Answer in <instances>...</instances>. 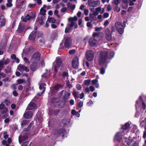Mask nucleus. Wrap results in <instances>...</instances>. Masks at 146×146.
<instances>
[{"instance_id": "nucleus-32", "label": "nucleus", "mask_w": 146, "mask_h": 146, "mask_svg": "<svg viewBox=\"0 0 146 146\" xmlns=\"http://www.w3.org/2000/svg\"><path fill=\"white\" fill-rule=\"evenodd\" d=\"M48 21L49 22H51L52 23H54L56 21L53 18H48Z\"/></svg>"}, {"instance_id": "nucleus-46", "label": "nucleus", "mask_w": 146, "mask_h": 146, "mask_svg": "<svg viewBox=\"0 0 146 146\" xmlns=\"http://www.w3.org/2000/svg\"><path fill=\"white\" fill-rule=\"evenodd\" d=\"M70 28V27H66L65 29V32L66 33L69 32L71 30Z\"/></svg>"}, {"instance_id": "nucleus-21", "label": "nucleus", "mask_w": 146, "mask_h": 146, "mask_svg": "<svg viewBox=\"0 0 146 146\" xmlns=\"http://www.w3.org/2000/svg\"><path fill=\"white\" fill-rule=\"evenodd\" d=\"M102 8L101 7H99L96 8L95 9L96 11H94L93 12V14L94 15H96L98 14V12H99L101 13V12L102 11Z\"/></svg>"}, {"instance_id": "nucleus-37", "label": "nucleus", "mask_w": 146, "mask_h": 146, "mask_svg": "<svg viewBox=\"0 0 146 146\" xmlns=\"http://www.w3.org/2000/svg\"><path fill=\"white\" fill-rule=\"evenodd\" d=\"M69 20L70 21H73L75 22L77 20V19L76 17L75 16L73 18H70Z\"/></svg>"}, {"instance_id": "nucleus-6", "label": "nucleus", "mask_w": 146, "mask_h": 146, "mask_svg": "<svg viewBox=\"0 0 146 146\" xmlns=\"http://www.w3.org/2000/svg\"><path fill=\"white\" fill-rule=\"evenodd\" d=\"M87 59L89 61H91L94 59V54L93 52L90 50L87 51L85 54Z\"/></svg>"}, {"instance_id": "nucleus-4", "label": "nucleus", "mask_w": 146, "mask_h": 146, "mask_svg": "<svg viewBox=\"0 0 146 146\" xmlns=\"http://www.w3.org/2000/svg\"><path fill=\"white\" fill-rule=\"evenodd\" d=\"M54 67V71L56 73H57L58 69L62 70L63 67L62 64L61 60L59 58H57L55 61L53 63Z\"/></svg>"}, {"instance_id": "nucleus-54", "label": "nucleus", "mask_w": 146, "mask_h": 146, "mask_svg": "<svg viewBox=\"0 0 146 146\" xmlns=\"http://www.w3.org/2000/svg\"><path fill=\"white\" fill-rule=\"evenodd\" d=\"M89 88L90 90L92 92L94 91L95 90L94 87L92 86H90L89 87Z\"/></svg>"}, {"instance_id": "nucleus-56", "label": "nucleus", "mask_w": 146, "mask_h": 146, "mask_svg": "<svg viewBox=\"0 0 146 146\" xmlns=\"http://www.w3.org/2000/svg\"><path fill=\"white\" fill-rule=\"evenodd\" d=\"M10 121L9 118H7L4 120V122L6 123H9Z\"/></svg>"}, {"instance_id": "nucleus-10", "label": "nucleus", "mask_w": 146, "mask_h": 146, "mask_svg": "<svg viewBox=\"0 0 146 146\" xmlns=\"http://www.w3.org/2000/svg\"><path fill=\"white\" fill-rule=\"evenodd\" d=\"M72 65L74 68H76L78 67L79 61L77 57L75 56L72 62Z\"/></svg>"}, {"instance_id": "nucleus-24", "label": "nucleus", "mask_w": 146, "mask_h": 146, "mask_svg": "<svg viewBox=\"0 0 146 146\" xmlns=\"http://www.w3.org/2000/svg\"><path fill=\"white\" fill-rule=\"evenodd\" d=\"M46 11L42 7L40 9V14L42 15H46Z\"/></svg>"}, {"instance_id": "nucleus-16", "label": "nucleus", "mask_w": 146, "mask_h": 146, "mask_svg": "<svg viewBox=\"0 0 146 146\" xmlns=\"http://www.w3.org/2000/svg\"><path fill=\"white\" fill-rule=\"evenodd\" d=\"M36 107L35 104L33 103H30L28 105L27 110H30L34 109Z\"/></svg>"}, {"instance_id": "nucleus-20", "label": "nucleus", "mask_w": 146, "mask_h": 146, "mask_svg": "<svg viewBox=\"0 0 146 146\" xmlns=\"http://www.w3.org/2000/svg\"><path fill=\"white\" fill-rule=\"evenodd\" d=\"M121 138V133H118L115 135L114 139L119 141Z\"/></svg>"}, {"instance_id": "nucleus-13", "label": "nucleus", "mask_w": 146, "mask_h": 146, "mask_svg": "<svg viewBox=\"0 0 146 146\" xmlns=\"http://www.w3.org/2000/svg\"><path fill=\"white\" fill-rule=\"evenodd\" d=\"M33 115V113L31 111H29L26 112L24 114V116L26 119H28L31 118Z\"/></svg>"}, {"instance_id": "nucleus-48", "label": "nucleus", "mask_w": 146, "mask_h": 146, "mask_svg": "<svg viewBox=\"0 0 146 146\" xmlns=\"http://www.w3.org/2000/svg\"><path fill=\"white\" fill-rule=\"evenodd\" d=\"M120 10V7L117 6L114 9V11L117 12H119Z\"/></svg>"}, {"instance_id": "nucleus-49", "label": "nucleus", "mask_w": 146, "mask_h": 146, "mask_svg": "<svg viewBox=\"0 0 146 146\" xmlns=\"http://www.w3.org/2000/svg\"><path fill=\"white\" fill-rule=\"evenodd\" d=\"M5 104L7 105H9L11 104V102L9 100H6L5 101Z\"/></svg>"}, {"instance_id": "nucleus-62", "label": "nucleus", "mask_w": 146, "mask_h": 146, "mask_svg": "<svg viewBox=\"0 0 146 146\" xmlns=\"http://www.w3.org/2000/svg\"><path fill=\"white\" fill-rule=\"evenodd\" d=\"M60 0H53V2L54 4H56L59 2Z\"/></svg>"}, {"instance_id": "nucleus-2", "label": "nucleus", "mask_w": 146, "mask_h": 146, "mask_svg": "<svg viewBox=\"0 0 146 146\" xmlns=\"http://www.w3.org/2000/svg\"><path fill=\"white\" fill-rule=\"evenodd\" d=\"M40 54L38 52L35 53L33 55L31 60L32 62L31 65V69L32 71H35L38 67V63L40 60Z\"/></svg>"}, {"instance_id": "nucleus-42", "label": "nucleus", "mask_w": 146, "mask_h": 146, "mask_svg": "<svg viewBox=\"0 0 146 146\" xmlns=\"http://www.w3.org/2000/svg\"><path fill=\"white\" fill-rule=\"evenodd\" d=\"M109 16V14L107 13H105L103 16V18H108Z\"/></svg>"}, {"instance_id": "nucleus-23", "label": "nucleus", "mask_w": 146, "mask_h": 146, "mask_svg": "<svg viewBox=\"0 0 146 146\" xmlns=\"http://www.w3.org/2000/svg\"><path fill=\"white\" fill-rule=\"evenodd\" d=\"M140 125L141 126L144 127L145 129H146V118L141 121Z\"/></svg>"}, {"instance_id": "nucleus-14", "label": "nucleus", "mask_w": 146, "mask_h": 146, "mask_svg": "<svg viewBox=\"0 0 146 146\" xmlns=\"http://www.w3.org/2000/svg\"><path fill=\"white\" fill-rule=\"evenodd\" d=\"M35 17V15H34L33 16H30V15L27 14L25 18H23V17H21V19H22L23 21V22H26L27 21L29 20L31 18H33Z\"/></svg>"}, {"instance_id": "nucleus-8", "label": "nucleus", "mask_w": 146, "mask_h": 146, "mask_svg": "<svg viewBox=\"0 0 146 146\" xmlns=\"http://www.w3.org/2000/svg\"><path fill=\"white\" fill-rule=\"evenodd\" d=\"M88 3L90 6L96 7L99 5L100 2L99 0L92 1V0H88Z\"/></svg>"}, {"instance_id": "nucleus-41", "label": "nucleus", "mask_w": 146, "mask_h": 146, "mask_svg": "<svg viewBox=\"0 0 146 146\" xmlns=\"http://www.w3.org/2000/svg\"><path fill=\"white\" fill-rule=\"evenodd\" d=\"M105 72V69L103 68H102L100 70V73L102 74H104Z\"/></svg>"}, {"instance_id": "nucleus-44", "label": "nucleus", "mask_w": 146, "mask_h": 146, "mask_svg": "<svg viewBox=\"0 0 146 146\" xmlns=\"http://www.w3.org/2000/svg\"><path fill=\"white\" fill-rule=\"evenodd\" d=\"M5 72H9L11 71V68L10 67H7L5 69Z\"/></svg>"}, {"instance_id": "nucleus-61", "label": "nucleus", "mask_w": 146, "mask_h": 146, "mask_svg": "<svg viewBox=\"0 0 146 146\" xmlns=\"http://www.w3.org/2000/svg\"><path fill=\"white\" fill-rule=\"evenodd\" d=\"M28 142H26L22 144L21 145V146H28Z\"/></svg>"}, {"instance_id": "nucleus-63", "label": "nucleus", "mask_w": 146, "mask_h": 146, "mask_svg": "<svg viewBox=\"0 0 146 146\" xmlns=\"http://www.w3.org/2000/svg\"><path fill=\"white\" fill-rule=\"evenodd\" d=\"M84 94L83 93H82L80 95V98L81 99H82L84 97Z\"/></svg>"}, {"instance_id": "nucleus-45", "label": "nucleus", "mask_w": 146, "mask_h": 146, "mask_svg": "<svg viewBox=\"0 0 146 146\" xmlns=\"http://www.w3.org/2000/svg\"><path fill=\"white\" fill-rule=\"evenodd\" d=\"M110 22L108 20H106L104 23V25L105 27L106 26L109 24Z\"/></svg>"}, {"instance_id": "nucleus-27", "label": "nucleus", "mask_w": 146, "mask_h": 146, "mask_svg": "<svg viewBox=\"0 0 146 146\" xmlns=\"http://www.w3.org/2000/svg\"><path fill=\"white\" fill-rule=\"evenodd\" d=\"M4 65H5L4 62L3 61V59H2L0 61V71L3 68V66Z\"/></svg>"}, {"instance_id": "nucleus-28", "label": "nucleus", "mask_w": 146, "mask_h": 146, "mask_svg": "<svg viewBox=\"0 0 146 146\" xmlns=\"http://www.w3.org/2000/svg\"><path fill=\"white\" fill-rule=\"evenodd\" d=\"M78 92H76L75 91H74L73 93V95L75 99L78 98L79 97L78 96Z\"/></svg>"}, {"instance_id": "nucleus-11", "label": "nucleus", "mask_w": 146, "mask_h": 146, "mask_svg": "<svg viewBox=\"0 0 146 146\" xmlns=\"http://www.w3.org/2000/svg\"><path fill=\"white\" fill-rule=\"evenodd\" d=\"M106 35L105 37L106 39L108 40H111L112 37L111 34L110 30L108 28L106 29L105 30Z\"/></svg>"}, {"instance_id": "nucleus-19", "label": "nucleus", "mask_w": 146, "mask_h": 146, "mask_svg": "<svg viewBox=\"0 0 146 146\" xmlns=\"http://www.w3.org/2000/svg\"><path fill=\"white\" fill-rule=\"evenodd\" d=\"M46 84L45 83H42L40 84L39 86V89L40 90H42L41 94H42L45 91V90Z\"/></svg>"}, {"instance_id": "nucleus-38", "label": "nucleus", "mask_w": 146, "mask_h": 146, "mask_svg": "<svg viewBox=\"0 0 146 146\" xmlns=\"http://www.w3.org/2000/svg\"><path fill=\"white\" fill-rule=\"evenodd\" d=\"M91 81L90 80L88 79L85 81V84L87 86L90 85Z\"/></svg>"}, {"instance_id": "nucleus-36", "label": "nucleus", "mask_w": 146, "mask_h": 146, "mask_svg": "<svg viewBox=\"0 0 146 146\" xmlns=\"http://www.w3.org/2000/svg\"><path fill=\"white\" fill-rule=\"evenodd\" d=\"M3 59V61L4 62V63L5 65L8 64L10 62V59L9 58H7L5 60H4V58Z\"/></svg>"}, {"instance_id": "nucleus-60", "label": "nucleus", "mask_w": 146, "mask_h": 146, "mask_svg": "<svg viewBox=\"0 0 146 146\" xmlns=\"http://www.w3.org/2000/svg\"><path fill=\"white\" fill-rule=\"evenodd\" d=\"M87 26L89 27H92V25L90 22H88L87 23Z\"/></svg>"}, {"instance_id": "nucleus-52", "label": "nucleus", "mask_w": 146, "mask_h": 146, "mask_svg": "<svg viewBox=\"0 0 146 146\" xmlns=\"http://www.w3.org/2000/svg\"><path fill=\"white\" fill-rule=\"evenodd\" d=\"M62 76L63 77H68V73L66 72H64L62 74Z\"/></svg>"}, {"instance_id": "nucleus-47", "label": "nucleus", "mask_w": 146, "mask_h": 146, "mask_svg": "<svg viewBox=\"0 0 146 146\" xmlns=\"http://www.w3.org/2000/svg\"><path fill=\"white\" fill-rule=\"evenodd\" d=\"M76 88L78 90H80L82 88V87L80 84H77L76 86Z\"/></svg>"}, {"instance_id": "nucleus-51", "label": "nucleus", "mask_w": 146, "mask_h": 146, "mask_svg": "<svg viewBox=\"0 0 146 146\" xmlns=\"http://www.w3.org/2000/svg\"><path fill=\"white\" fill-rule=\"evenodd\" d=\"M75 24V22L73 21H71V23L69 27L70 28H72L73 27V26Z\"/></svg>"}, {"instance_id": "nucleus-12", "label": "nucleus", "mask_w": 146, "mask_h": 146, "mask_svg": "<svg viewBox=\"0 0 146 146\" xmlns=\"http://www.w3.org/2000/svg\"><path fill=\"white\" fill-rule=\"evenodd\" d=\"M17 68L21 72H22L24 70H25L26 72H28L29 71L28 68L27 67L24 66L23 65L21 64L18 66Z\"/></svg>"}, {"instance_id": "nucleus-34", "label": "nucleus", "mask_w": 146, "mask_h": 146, "mask_svg": "<svg viewBox=\"0 0 146 146\" xmlns=\"http://www.w3.org/2000/svg\"><path fill=\"white\" fill-rule=\"evenodd\" d=\"M3 110L1 112V113L3 114L7 113L8 111V109L7 108H4Z\"/></svg>"}, {"instance_id": "nucleus-9", "label": "nucleus", "mask_w": 146, "mask_h": 146, "mask_svg": "<svg viewBox=\"0 0 146 146\" xmlns=\"http://www.w3.org/2000/svg\"><path fill=\"white\" fill-rule=\"evenodd\" d=\"M72 42V40L70 38H66L65 40L64 43L65 47L67 48H70L71 46Z\"/></svg>"}, {"instance_id": "nucleus-58", "label": "nucleus", "mask_w": 146, "mask_h": 146, "mask_svg": "<svg viewBox=\"0 0 146 146\" xmlns=\"http://www.w3.org/2000/svg\"><path fill=\"white\" fill-rule=\"evenodd\" d=\"M67 10V8L66 7H64L63 8L61 9V11L62 12L64 13Z\"/></svg>"}, {"instance_id": "nucleus-55", "label": "nucleus", "mask_w": 146, "mask_h": 146, "mask_svg": "<svg viewBox=\"0 0 146 146\" xmlns=\"http://www.w3.org/2000/svg\"><path fill=\"white\" fill-rule=\"evenodd\" d=\"M4 106H5L4 105V104H3L2 103H1L0 104V110H2L3 109H4Z\"/></svg>"}, {"instance_id": "nucleus-7", "label": "nucleus", "mask_w": 146, "mask_h": 146, "mask_svg": "<svg viewBox=\"0 0 146 146\" xmlns=\"http://www.w3.org/2000/svg\"><path fill=\"white\" fill-rule=\"evenodd\" d=\"M125 141L127 144L128 145H131V146H138V144L137 142H136L135 141L132 140L130 139V138L129 137V139H126L125 140Z\"/></svg>"}, {"instance_id": "nucleus-59", "label": "nucleus", "mask_w": 146, "mask_h": 146, "mask_svg": "<svg viewBox=\"0 0 146 146\" xmlns=\"http://www.w3.org/2000/svg\"><path fill=\"white\" fill-rule=\"evenodd\" d=\"M54 13L58 17H59V15H58V11L57 10H55L54 12Z\"/></svg>"}, {"instance_id": "nucleus-50", "label": "nucleus", "mask_w": 146, "mask_h": 146, "mask_svg": "<svg viewBox=\"0 0 146 146\" xmlns=\"http://www.w3.org/2000/svg\"><path fill=\"white\" fill-rule=\"evenodd\" d=\"M89 11L88 9H85L84 10V14L86 15H88Z\"/></svg>"}, {"instance_id": "nucleus-57", "label": "nucleus", "mask_w": 146, "mask_h": 146, "mask_svg": "<svg viewBox=\"0 0 146 146\" xmlns=\"http://www.w3.org/2000/svg\"><path fill=\"white\" fill-rule=\"evenodd\" d=\"M102 28L101 27H96L95 28V30L96 31H98L101 30Z\"/></svg>"}, {"instance_id": "nucleus-43", "label": "nucleus", "mask_w": 146, "mask_h": 146, "mask_svg": "<svg viewBox=\"0 0 146 146\" xmlns=\"http://www.w3.org/2000/svg\"><path fill=\"white\" fill-rule=\"evenodd\" d=\"M4 138L5 139H7L9 136L7 134V132H5L3 133Z\"/></svg>"}, {"instance_id": "nucleus-30", "label": "nucleus", "mask_w": 146, "mask_h": 146, "mask_svg": "<svg viewBox=\"0 0 146 146\" xmlns=\"http://www.w3.org/2000/svg\"><path fill=\"white\" fill-rule=\"evenodd\" d=\"M29 123L28 120H23L21 122V125L22 126H24L25 125Z\"/></svg>"}, {"instance_id": "nucleus-39", "label": "nucleus", "mask_w": 146, "mask_h": 146, "mask_svg": "<svg viewBox=\"0 0 146 146\" xmlns=\"http://www.w3.org/2000/svg\"><path fill=\"white\" fill-rule=\"evenodd\" d=\"M137 130V127L136 125H133V127L131 130V131L132 133H134Z\"/></svg>"}, {"instance_id": "nucleus-53", "label": "nucleus", "mask_w": 146, "mask_h": 146, "mask_svg": "<svg viewBox=\"0 0 146 146\" xmlns=\"http://www.w3.org/2000/svg\"><path fill=\"white\" fill-rule=\"evenodd\" d=\"M111 9V7L110 5H108L107 7V10L108 11H110Z\"/></svg>"}, {"instance_id": "nucleus-1", "label": "nucleus", "mask_w": 146, "mask_h": 146, "mask_svg": "<svg viewBox=\"0 0 146 146\" xmlns=\"http://www.w3.org/2000/svg\"><path fill=\"white\" fill-rule=\"evenodd\" d=\"M114 55V53L113 51H111L108 56V52L107 51H102L100 52L99 57V63L101 65H104L106 63L108 58H111Z\"/></svg>"}, {"instance_id": "nucleus-17", "label": "nucleus", "mask_w": 146, "mask_h": 146, "mask_svg": "<svg viewBox=\"0 0 146 146\" xmlns=\"http://www.w3.org/2000/svg\"><path fill=\"white\" fill-rule=\"evenodd\" d=\"M5 20L4 17L1 16L0 17V26L3 27L5 25Z\"/></svg>"}, {"instance_id": "nucleus-29", "label": "nucleus", "mask_w": 146, "mask_h": 146, "mask_svg": "<svg viewBox=\"0 0 146 146\" xmlns=\"http://www.w3.org/2000/svg\"><path fill=\"white\" fill-rule=\"evenodd\" d=\"M37 37L39 39L42 38L43 37V33L41 32H39L37 35Z\"/></svg>"}, {"instance_id": "nucleus-26", "label": "nucleus", "mask_w": 146, "mask_h": 146, "mask_svg": "<svg viewBox=\"0 0 146 146\" xmlns=\"http://www.w3.org/2000/svg\"><path fill=\"white\" fill-rule=\"evenodd\" d=\"M130 125V124L129 123H126L125 125L122 127V128L123 129H126L128 128Z\"/></svg>"}, {"instance_id": "nucleus-35", "label": "nucleus", "mask_w": 146, "mask_h": 146, "mask_svg": "<svg viewBox=\"0 0 146 146\" xmlns=\"http://www.w3.org/2000/svg\"><path fill=\"white\" fill-rule=\"evenodd\" d=\"M112 3H113L115 5H118L120 3L119 0H113L112 1Z\"/></svg>"}, {"instance_id": "nucleus-64", "label": "nucleus", "mask_w": 146, "mask_h": 146, "mask_svg": "<svg viewBox=\"0 0 146 146\" xmlns=\"http://www.w3.org/2000/svg\"><path fill=\"white\" fill-rule=\"evenodd\" d=\"M93 104V102L91 100H90L87 103V105L89 106L92 105Z\"/></svg>"}, {"instance_id": "nucleus-15", "label": "nucleus", "mask_w": 146, "mask_h": 146, "mask_svg": "<svg viewBox=\"0 0 146 146\" xmlns=\"http://www.w3.org/2000/svg\"><path fill=\"white\" fill-rule=\"evenodd\" d=\"M36 29L35 31H33L30 34L29 36V38L30 40H33L35 38L36 36Z\"/></svg>"}, {"instance_id": "nucleus-25", "label": "nucleus", "mask_w": 146, "mask_h": 146, "mask_svg": "<svg viewBox=\"0 0 146 146\" xmlns=\"http://www.w3.org/2000/svg\"><path fill=\"white\" fill-rule=\"evenodd\" d=\"M13 0H7V3L6 4V6L8 7H10L12 6L13 4L12 3Z\"/></svg>"}, {"instance_id": "nucleus-18", "label": "nucleus", "mask_w": 146, "mask_h": 146, "mask_svg": "<svg viewBox=\"0 0 146 146\" xmlns=\"http://www.w3.org/2000/svg\"><path fill=\"white\" fill-rule=\"evenodd\" d=\"M28 137L27 134H25V135L23 136L22 135H20L19 137V142L20 143H21V141H23L25 140Z\"/></svg>"}, {"instance_id": "nucleus-33", "label": "nucleus", "mask_w": 146, "mask_h": 146, "mask_svg": "<svg viewBox=\"0 0 146 146\" xmlns=\"http://www.w3.org/2000/svg\"><path fill=\"white\" fill-rule=\"evenodd\" d=\"M18 84H21L25 82V80L22 79H19L17 80Z\"/></svg>"}, {"instance_id": "nucleus-22", "label": "nucleus", "mask_w": 146, "mask_h": 146, "mask_svg": "<svg viewBox=\"0 0 146 146\" xmlns=\"http://www.w3.org/2000/svg\"><path fill=\"white\" fill-rule=\"evenodd\" d=\"M92 84L94 85H95L96 88H99V84L98 83V80L97 79L92 80Z\"/></svg>"}, {"instance_id": "nucleus-5", "label": "nucleus", "mask_w": 146, "mask_h": 146, "mask_svg": "<svg viewBox=\"0 0 146 146\" xmlns=\"http://www.w3.org/2000/svg\"><path fill=\"white\" fill-rule=\"evenodd\" d=\"M115 26L117 31L120 34H122L124 32L123 28L121 23L117 22L115 23Z\"/></svg>"}, {"instance_id": "nucleus-40", "label": "nucleus", "mask_w": 146, "mask_h": 146, "mask_svg": "<svg viewBox=\"0 0 146 146\" xmlns=\"http://www.w3.org/2000/svg\"><path fill=\"white\" fill-rule=\"evenodd\" d=\"M76 52V50L75 49L71 50L69 51V53L71 54H74Z\"/></svg>"}, {"instance_id": "nucleus-31", "label": "nucleus", "mask_w": 146, "mask_h": 146, "mask_svg": "<svg viewBox=\"0 0 146 146\" xmlns=\"http://www.w3.org/2000/svg\"><path fill=\"white\" fill-rule=\"evenodd\" d=\"M45 19V17L44 16L42 17L39 21V23L41 24H42L44 22Z\"/></svg>"}, {"instance_id": "nucleus-3", "label": "nucleus", "mask_w": 146, "mask_h": 146, "mask_svg": "<svg viewBox=\"0 0 146 146\" xmlns=\"http://www.w3.org/2000/svg\"><path fill=\"white\" fill-rule=\"evenodd\" d=\"M93 37L91 38L89 41L90 45L92 46H95L97 45L98 40H99L100 33H94Z\"/></svg>"}]
</instances>
